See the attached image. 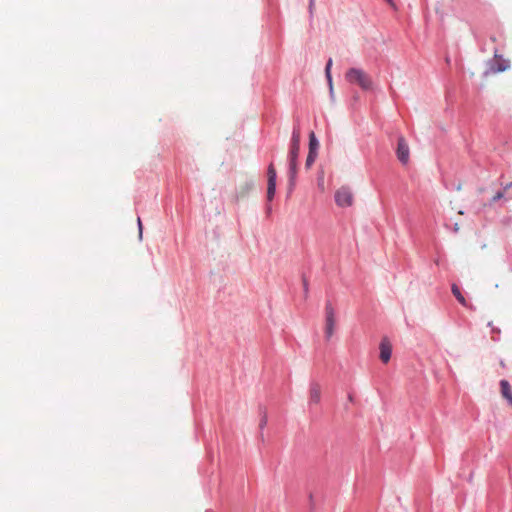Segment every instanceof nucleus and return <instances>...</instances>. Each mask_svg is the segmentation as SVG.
Wrapping results in <instances>:
<instances>
[{
  "label": "nucleus",
  "instance_id": "1",
  "mask_svg": "<svg viewBox=\"0 0 512 512\" xmlns=\"http://www.w3.org/2000/svg\"><path fill=\"white\" fill-rule=\"evenodd\" d=\"M345 78L349 83L357 84L364 90L370 89L372 87L371 78L361 69H349L345 74Z\"/></svg>",
  "mask_w": 512,
  "mask_h": 512
},
{
  "label": "nucleus",
  "instance_id": "19",
  "mask_svg": "<svg viewBox=\"0 0 512 512\" xmlns=\"http://www.w3.org/2000/svg\"><path fill=\"white\" fill-rule=\"evenodd\" d=\"M503 197V193L502 192H498L496 193L494 196H493V201H497L499 199H501Z\"/></svg>",
  "mask_w": 512,
  "mask_h": 512
},
{
  "label": "nucleus",
  "instance_id": "5",
  "mask_svg": "<svg viewBox=\"0 0 512 512\" xmlns=\"http://www.w3.org/2000/svg\"><path fill=\"white\" fill-rule=\"evenodd\" d=\"M300 129L294 128L291 139V148L289 152V162H297L299 148H300Z\"/></svg>",
  "mask_w": 512,
  "mask_h": 512
},
{
  "label": "nucleus",
  "instance_id": "11",
  "mask_svg": "<svg viewBox=\"0 0 512 512\" xmlns=\"http://www.w3.org/2000/svg\"><path fill=\"white\" fill-rule=\"evenodd\" d=\"M297 174V162H289L290 186L293 188Z\"/></svg>",
  "mask_w": 512,
  "mask_h": 512
},
{
  "label": "nucleus",
  "instance_id": "16",
  "mask_svg": "<svg viewBox=\"0 0 512 512\" xmlns=\"http://www.w3.org/2000/svg\"><path fill=\"white\" fill-rule=\"evenodd\" d=\"M241 189V196L243 197L252 189V184L246 183Z\"/></svg>",
  "mask_w": 512,
  "mask_h": 512
},
{
  "label": "nucleus",
  "instance_id": "14",
  "mask_svg": "<svg viewBox=\"0 0 512 512\" xmlns=\"http://www.w3.org/2000/svg\"><path fill=\"white\" fill-rule=\"evenodd\" d=\"M318 147H319L318 140L316 139L314 132H311L309 135V151L317 152Z\"/></svg>",
  "mask_w": 512,
  "mask_h": 512
},
{
  "label": "nucleus",
  "instance_id": "7",
  "mask_svg": "<svg viewBox=\"0 0 512 512\" xmlns=\"http://www.w3.org/2000/svg\"><path fill=\"white\" fill-rule=\"evenodd\" d=\"M322 388L317 382H312L309 386V405H317L321 401Z\"/></svg>",
  "mask_w": 512,
  "mask_h": 512
},
{
  "label": "nucleus",
  "instance_id": "3",
  "mask_svg": "<svg viewBox=\"0 0 512 512\" xmlns=\"http://www.w3.org/2000/svg\"><path fill=\"white\" fill-rule=\"evenodd\" d=\"M335 202L339 207H349L353 204V193L347 186L339 188L335 192Z\"/></svg>",
  "mask_w": 512,
  "mask_h": 512
},
{
  "label": "nucleus",
  "instance_id": "20",
  "mask_svg": "<svg viewBox=\"0 0 512 512\" xmlns=\"http://www.w3.org/2000/svg\"><path fill=\"white\" fill-rule=\"evenodd\" d=\"M313 10H314V0H310V3H309L310 14H313Z\"/></svg>",
  "mask_w": 512,
  "mask_h": 512
},
{
  "label": "nucleus",
  "instance_id": "9",
  "mask_svg": "<svg viewBox=\"0 0 512 512\" xmlns=\"http://www.w3.org/2000/svg\"><path fill=\"white\" fill-rule=\"evenodd\" d=\"M500 392L502 397L507 400L510 406H512V387L505 379L500 381Z\"/></svg>",
  "mask_w": 512,
  "mask_h": 512
},
{
  "label": "nucleus",
  "instance_id": "18",
  "mask_svg": "<svg viewBox=\"0 0 512 512\" xmlns=\"http://www.w3.org/2000/svg\"><path fill=\"white\" fill-rule=\"evenodd\" d=\"M137 223H138V228H139V238L141 239L142 238L143 227H142L141 219L139 217L137 219Z\"/></svg>",
  "mask_w": 512,
  "mask_h": 512
},
{
  "label": "nucleus",
  "instance_id": "15",
  "mask_svg": "<svg viewBox=\"0 0 512 512\" xmlns=\"http://www.w3.org/2000/svg\"><path fill=\"white\" fill-rule=\"evenodd\" d=\"M316 157H317V152L309 151L307 158H306V163H305L306 168L309 169L312 166V164L315 162Z\"/></svg>",
  "mask_w": 512,
  "mask_h": 512
},
{
  "label": "nucleus",
  "instance_id": "17",
  "mask_svg": "<svg viewBox=\"0 0 512 512\" xmlns=\"http://www.w3.org/2000/svg\"><path fill=\"white\" fill-rule=\"evenodd\" d=\"M267 424V415L264 414L260 420L259 427L260 429H263Z\"/></svg>",
  "mask_w": 512,
  "mask_h": 512
},
{
  "label": "nucleus",
  "instance_id": "10",
  "mask_svg": "<svg viewBox=\"0 0 512 512\" xmlns=\"http://www.w3.org/2000/svg\"><path fill=\"white\" fill-rule=\"evenodd\" d=\"M494 62L495 64L492 67L494 72H503L509 68V61L502 58L500 55L495 54Z\"/></svg>",
  "mask_w": 512,
  "mask_h": 512
},
{
  "label": "nucleus",
  "instance_id": "8",
  "mask_svg": "<svg viewBox=\"0 0 512 512\" xmlns=\"http://www.w3.org/2000/svg\"><path fill=\"white\" fill-rule=\"evenodd\" d=\"M380 359L383 363H388L392 354V345L387 338H383L380 343Z\"/></svg>",
  "mask_w": 512,
  "mask_h": 512
},
{
  "label": "nucleus",
  "instance_id": "6",
  "mask_svg": "<svg viewBox=\"0 0 512 512\" xmlns=\"http://www.w3.org/2000/svg\"><path fill=\"white\" fill-rule=\"evenodd\" d=\"M397 158L399 161L403 164L408 163L409 161V147L406 143L405 139L403 137L398 138V144H397Z\"/></svg>",
  "mask_w": 512,
  "mask_h": 512
},
{
  "label": "nucleus",
  "instance_id": "21",
  "mask_svg": "<svg viewBox=\"0 0 512 512\" xmlns=\"http://www.w3.org/2000/svg\"><path fill=\"white\" fill-rule=\"evenodd\" d=\"M388 2H391L392 0H387Z\"/></svg>",
  "mask_w": 512,
  "mask_h": 512
},
{
  "label": "nucleus",
  "instance_id": "13",
  "mask_svg": "<svg viewBox=\"0 0 512 512\" xmlns=\"http://www.w3.org/2000/svg\"><path fill=\"white\" fill-rule=\"evenodd\" d=\"M332 59L330 58L326 64L325 74L329 84L330 91H333L332 76H331Z\"/></svg>",
  "mask_w": 512,
  "mask_h": 512
},
{
  "label": "nucleus",
  "instance_id": "12",
  "mask_svg": "<svg viewBox=\"0 0 512 512\" xmlns=\"http://www.w3.org/2000/svg\"><path fill=\"white\" fill-rule=\"evenodd\" d=\"M451 289H452L453 295L456 297V299L459 301V303L463 306H467L466 299L462 295L459 287L456 284H453Z\"/></svg>",
  "mask_w": 512,
  "mask_h": 512
},
{
  "label": "nucleus",
  "instance_id": "4",
  "mask_svg": "<svg viewBox=\"0 0 512 512\" xmlns=\"http://www.w3.org/2000/svg\"><path fill=\"white\" fill-rule=\"evenodd\" d=\"M267 178H268V186H267V199L272 201L276 192V178L277 173L273 163H270L267 169Z\"/></svg>",
  "mask_w": 512,
  "mask_h": 512
},
{
  "label": "nucleus",
  "instance_id": "2",
  "mask_svg": "<svg viewBox=\"0 0 512 512\" xmlns=\"http://www.w3.org/2000/svg\"><path fill=\"white\" fill-rule=\"evenodd\" d=\"M336 316L335 310L331 303H326L325 306V336L329 340L335 331Z\"/></svg>",
  "mask_w": 512,
  "mask_h": 512
}]
</instances>
